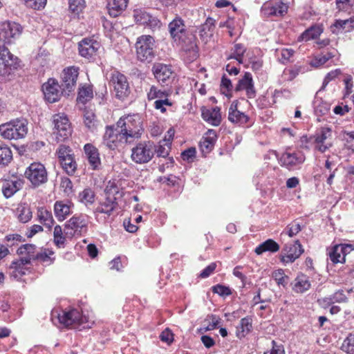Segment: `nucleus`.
<instances>
[{"instance_id": "f257e3e1", "label": "nucleus", "mask_w": 354, "mask_h": 354, "mask_svg": "<svg viewBox=\"0 0 354 354\" xmlns=\"http://www.w3.org/2000/svg\"><path fill=\"white\" fill-rule=\"evenodd\" d=\"M22 27L17 23L3 21L0 23V80H6L18 65V58L5 47L17 38Z\"/></svg>"}, {"instance_id": "13d9d810", "label": "nucleus", "mask_w": 354, "mask_h": 354, "mask_svg": "<svg viewBox=\"0 0 354 354\" xmlns=\"http://www.w3.org/2000/svg\"><path fill=\"white\" fill-rule=\"evenodd\" d=\"M27 7L34 10H41L46 4V0H24Z\"/></svg>"}, {"instance_id": "603ef678", "label": "nucleus", "mask_w": 354, "mask_h": 354, "mask_svg": "<svg viewBox=\"0 0 354 354\" xmlns=\"http://www.w3.org/2000/svg\"><path fill=\"white\" fill-rule=\"evenodd\" d=\"M62 234L63 232L61 226L56 225L54 228L53 236L54 242L58 247H62L64 245L65 238Z\"/></svg>"}, {"instance_id": "393cba45", "label": "nucleus", "mask_w": 354, "mask_h": 354, "mask_svg": "<svg viewBox=\"0 0 354 354\" xmlns=\"http://www.w3.org/2000/svg\"><path fill=\"white\" fill-rule=\"evenodd\" d=\"M86 157L92 169H99L101 166V160L98 150L91 144H86L84 147Z\"/></svg>"}, {"instance_id": "72a5a7b5", "label": "nucleus", "mask_w": 354, "mask_h": 354, "mask_svg": "<svg viewBox=\"0 0 354 354\" xmlns=\"http://www.w3.org/2000/svg\"><path fill=\"white\" fill-rule=\"evenodd\" d=\"M38 218L41 223H42L48 230H50L54 223V220L50 212L46 209L41 208L38 210Z\"/></svg>"}, {"instance_id": "20e7f679", "label": "nucleus", "mask_w": 354, "mask_h": 354, "mask_svg": "<svg viewBox=\"0 0 354 354\" xmlns=\"http://www.w3.org/2000/svg\"><path fill=\"white\" fill-rule=\"evenodd\" d=\"M168 28L171 37L175 42L178 44H188L192 49L196 48L195 35L186 28L184 21L181 18L174 19L169 24Z\"/></svg>"}, {"instance_id": "5fc2aeb1", "label": "nucleus", "mask_w": 354, "mask_h": 354, "mask_svg": "<svg viewBox=\"0 0 354 354\" xmlns=\"http://www.w3.org/2000/svg\"><path fill=\"white\" fill-rule=\"evenodd\" d=\"M233 54L230 58L236 59L239 63L242 62V57L245 51V47L241 44H236L234 46Z\"/></svg>"}, {"instance_id": "39448f33", "label": "nucleus", "mask_w": 354, "mask_h": 354, "mask_svg": "<svg viewBox=\"0 0 354 354\" xmlns=\"http://www.w3.org/2000/svg\"><path fill=\"white\" fill-rule=\"evenodd\" d=\"M105 198L100 202L99 205L95 209L96 213L105 214L110 216L111 213L118 207V198L122 196L120 188L115 182L109 181L105 190Z\"/></svg>"}, {"instance_id": "2eb2a0df", "label": "nucleus", "mask_w": 354, "mask_h": 354, "mask_svg": "<svg viewBox=\"0 0 354 354\" xmlns=\"http://www.w3.org/2000/svg\"><path fill=\"white\" fill-rule=\"evenodd\" d=\"M57 319L59 322L66 327L73 324H82L87 322V318L83 316L77 309H72L68 311L63 310L62 313L58 314Z\"/></svg>"}, {"instance_id": "f704fd0d", "label": "nucleus", "mask_w": 354, "mask_h": 354, "mask_svg": "<svg viewBox=\"0 0 354 354\" xmlns=\"http://www.w3.org/2000/svg\"><path fill=\"white\" fill-rule=\"evenodd\" d=\"M252 329V321L250 318H243L236 327V335L239 338L244 337Z\"/></svg>"}, {"instance_id": "f3484780", "label": "nucleus", "mask_w": 354, "mask_h": 354, "mask_svg": "<svg viewBox=\"0 0 354 354\" xmlns=\"http://www.w3.org/2000/svg\"><path fill=\"white\" fill-rule=\"evenodd\" d=\"M304 252V249L299 241L287 244L282 251L280 260L284 263H292Z\"/></svg>"}, {"instance_id": "9d476101", "label": "nucleus", "mask_w": 354, "mask_h": 354, "mask_svg": "<svg viewBox=\"0 0 354 354\" xmlns=\"http://www.w3.org/2000/svg\"><path fill=\"white\" fill-rule=\"evenodd\" d=\"M129 143L125 139L124 133L120 132V129L115 125L107 126L103 136V144L110 149H115L118 147Z\"/></svg>"}, {"instance_id": "6e6d98bb", "label": "nucleus", "mask_w": 354, "mask_h": 354, "mask_svg": "<svg viewBox=\"0 0 354 354\" xmlns=\"http://www.w3.org/2000/svg\"><path fill=\"white\" fill-rule=\"evenodd\" d=\"M161 25V21L156 17L151 15L148 19L147 20V23L143 26L150 28L153 31H155L158 29H160Z\"/></svg>"}, {"instance_id": "5701e85b", "label": "nucleus", "mask_w": 354, "mask_h": 354, "mask_svg": "<svg viewBox=\"0 0 354 354\" xmlns=\"http://www.w3.org/2000/svg\"><path fill=\"white\" fill-rule=\"evenodd\" d=\"M353 250L351 245L341 244L337 245L329 252V257L334 263H343L345 261V257Z\"/></svg>"}, {"instance_id": "864d4df0", "label": "nucleus", "mask_w": 354, "mask_h": 354, "mask_svg": "<svg viewBox=\"0 0 354 354\" xmlns=\"http://www.w3.org/2000/svg\"><path fill=\"white\" fill-rule=\"evenodd\" d=\"M343 139L345 141L346 147L351 150L352 152L354 151V131L343 132Z\"/></svg>"}, {"instance_id": "aec40b11", "label": "nucleus", "mask_w": 354, "mask_h": 354, "mask_svg": "<svg viewBox=\"0 0 354 354\" xmlns=\"http://www.w3.org/2000/svg\"><path fill=\"white\" fill-rule=\"evenodd\" d=\"M1 183L2 193L6 198L12 196L24 185L22 180L14 176L8 179H2Z\"/></svg>"}, {"instance_id": "f03ea898", "label": "nucleus", "mask_w": 354, "mask_h": 354, "mask_svg": "<svg viewBox=\"0 0 354 354\" xmlns=\"http://www.w3.org/2000/svg\"><path fill=\"white\" fill-rule=\"evenodd\" d=\"M17 254L20 256L19 259L13 261L10 266V269L13 270L11 275L17 280L26 274L27 270L26 266L30 264L32 260H38L41 262L51 261L50 257L46 252H37L35 245L32 244L21 245L18 248Z\"/></svg>"}, {"instance_id": "a211bd4d", "label": "nucleus", "mask_w": 354, "mask_h": 354, "mask_svg": "<svg viewBox=\"0 0 354 354\" xmlns=\"http://www.w3.org/2000/svg\"><path fill=\"white\" fill-rule=\"evenodd\" d=\"M332 131L328 127H322L315 136V149L324 153L333 145L330 142Z\"/></svg>"}, {"instance_id": "bf43d9fd", "label": "nucleus", "mask_w": 354, "mask_h": 354, "mask_svg": "<svg viewBox=\"0 0 354 354\" xmlns=\"http://www.w3.org/2000/svg\"><path fill=\"white\" fill-rule=\"evenodd\" d=\"M172 103L167 98L156 100L154 102L153 106L156 109L160 110L161 113L166 111L167 106H171Z\"/></svg>"}, {"instance_id": "473e14b6", "label": "nucleus", "mask_w": 354, "mask_h": 354, "mask_svg": "<svg viewBox=\"0 0 354 354\" xmlns=\"http://www.w3.org/2000/svg\"><path fill=\"white\" fill-rule=\"evenodd\" d=\"M54 211L57 219L63 221L71 214V207L63 201H57L54 205Z\"/></svg>"}, {"instance_id": "7ed1b4c3", "label": "nucleus", "mask_w": 354, "mask_h": 354, "mask_svg": "<svg viewBox=\"0 0 354 354\" xmlns=\"http://www.w3.org/2000/svg\"><path fill=\"white\" fill-rule=\"evenodd\" d=\"M116 123L129 143L140 139L144 131L142 121L138 114L124 115Z\"/></svg>"}, {"instance_id": "c85d7f7f", "label": "nucleus", "mask_w": 354, "mask_h": 354, "mask_svg": "<svg viewBox=\"0 0 354 354\" xmlns=\"http://www.w3.org/2000/svg\"><path fill=\"white\" fill-rule=\"evenodd\" d=\"M288 8V6L281 1L270 2L267 3V15L281 17L287 12Z\"/></svg>"}, {"instance_id": "a18cd8bd", "label": "nucleus", "mask_w": 354, "mask_h": 354, "mask_svg": "<svg viewBox=\"0 0 354 354\" xmlns=\"http://www.w3.org/2000/svg\"><path fill=\"white\" fill-rule=\"evenodd\" d=\"M17 217L21 223H27L32 218V212L28 207L21 206L17 209Z\"/></svg>"}, {"instance_id": "a19ab883", "label": "nucleus", "mask_w": 354, "mask_h": 354, "mask_svg": "<svg viewBox=\"0 0 354 354\" xmlns=\"http://www.w3.org/2000/svg\"><path fill=\"white\" fill-rule=\"evenodd\" d=\"M56 153L59 162L66 160V159L74 156V153L70 147L60 145L56 151Z\"/></svg>"}, {"instance_id": "4c0bfd02", "label": "nucleus", "mask_w": 354, "mask_h": 354, "mask_svg": "<svg viewBox=\"0 0 354 354\" xmlns=\"http://www.w3.org/2000/svg\"><path fill=\"white\" fill-rule=\"evenodd\" d=\"M295 50L292 48H277L276 49V55L281 63H287L290 61V59L293 57Z\"/></svg>"}, {"instance_id": "69168bd1", "label": "nucleus", "mask_w": 354, "mask_h": 354, "mask_svg": "<svg viewBox=\"0 0 354 354\" xmlns=\"http://www.w3.org/2000/svg\"><path fill=\"white\" fill-rule=\"evenodd\" d=\"M287 229L288 234L290 237L297 235L301 230V225L297 222H293L288 225Z\"/></svg>"}, {"instance_id": "4be33fe9", "label": "nucleus", "mask_w": 354, "mask_h": 354, "mask_svg": "<svg viewBox=\"0 0 354 354\" xmlns=\"http://www.w3.org/2000/svg\"><path fill=\"white\" fill-rule=\"evenodd\" d=\"M86 230V222L81 216H73L65 225V233L71 236L81 234Z\"/></svg>"}, {"instance_id": "052dcab7", "label": "nucleus", "mask_w": 354, "mask_h": 354, "mask_svg": "<svg viewBox=\"0 0 354 354\" xmlns=\"http://www.w3.org/2000/svg\"><path fill=\"white\" fill-rule=\"evenodd\" d=\"M212 289L214 293L218 294V295L222 297L229 296L232 294L231 290L230 289L229 287L220 284L214 286L212 288Z\"/></svg>"}, {"instance_id": "b1692460", "label": "nucleus", "mask_w": 354, "mask_h": 354, "mask_svg": "<svg viewBox=\"0 0 354 354\" xmlns=\"http://www.w3.org/2000/svg\"><path fill=\"white\" fill-rule=\"evenodd\" d=\"M248 119L247 115L238 109V102H232L228 110V120L234 124L243 125L248 122Z\"/></svg>"}, {"instance_id": "c03bdc74", "label": "nucleus", "mask_w": 354, "mask_h": 354, "mask_svg": "<svg viewBox=\"0 0 354 354\" xmlns=\"http://www.w3.org/2000/svg\"><path fill=\"white\" fill-rule=\"evenodd\" d=\"M151 14L144 9H136L133 10V17L137 24L144 25Z\"/></svg>"}, {"instance_id": "ea45409f", "label": "nucleus", "mask_w": 354, "mask_h": 354, "mask_svg": "<svg viewBox=\"0 0 354 354\" xmlns=\"http://www.w3.org/2000/svg\"><path fill=\"white\" fill-rule=\"evenodd\" d=\"M12 160V153L10 147L6 145H0V165H8Z\"/></svg>"}, {"instance_id": "bb28decb", "label": "nucleus", "mask_w": 354, "mask_h": 354, "mask_svg": "<svg viewBox=\"0 0 354 354\" xmlns=\"http://www.w3.org/2000/svg\"><path fill=\"white\" fill-rule=\"evenodd\" d=\"M216 138V133L214 130L209 129L205 133L199 143L200 149L203 153H208L212 151Z\"/></svg>"}, {"instance_id": "423d86ee", "label": "nucleus", "mask_w": 354, "mask_h": 354, "mask_svg": "<svg viewBox=\"0 0 354 354\" xmlns=\"http://www.w3.org/2000/svg\"><path fill=\"white\" fill-rule=\"evenodd\" d=\"M28 124L24 118L12 120L0 125V134L8 140L24 138L28 133Z\"/></svg>"}, {"instance_id": "49530a36", "label": "nucleus", "mask_w": 354, "mask_h": 354, "mask_svg": "<svg viewBox=\"0 0 354 354\" xmlns=\"http://www.w3.org/2000/svg\"><path fill=\"white\" fill-rule=\"evenodd\" d=\"M272 277L279 286L284 287L288 283V277L285 274L282 269L274 271L272 274Z\"/></svg>"}, {"instance_id": "338daca9", "label": "nucleus", "mask_w": 354, "mask_h": 354, "mask_svg": "<svg viewBox=\"0 0 354 354\" xmlns=\"http://www.w3.org/2000/svg\"><path fill=\"white\" fill-rule=\"evenodd\" d=\"M341 73V71L339 69H335L334 71H330V73H328L326 76L325 77L324 80V82H323V85H322V88H324V87H326V86L330 82L332 81L333 80H334L335 77H337L339 74Z\"/></svg>"}, {"instance_id": "7c9ffc66", "label": "nucleus", "mask_w": 354, "mask_h": 354, "mask_svg": "<svg viewBox=\"0 0 354 354\" xmlns=\"http://www.w3.org/2000/svg\"><path fill=\"white\" fill-rule=\"evenodd\" d=\"M128 0H110L108 3L109 13L111 17H116L127 6Z\"/></svg>"}, {"instance_id": "e433bc0d", "label": "nucleus", "mask_w": 354, "mask_h": 354, "mask_svg": "<svg viewBox=\"0 0 354 354\" xmlns=\"http://www.w3.org/2000/svg\"><path fill=\"white\" fill-rule=\"evenodd\" d=\"M330 109V104L322 99H316L314 102L315 113L317 116L327 114Z\"/></svg>"}, {"instance_id": "774afa93", "label": "nucleus", "mask_w": 354, "mask_h": 354, "mask_svg": "<svg viewBox=\"0 0 354 354\" xmlns=\"http://www.w3.org/2000/svg\"><path fill=\"white\" fill-rule=\"evenodd\" d=\"M216 263H212L208 266H207L200 274V277L205 279L208 277L216 269Z\"/></svg>"}, {"instance_id": "e2e57ef3", "label": "nucleus", "mask_w": 354, "mask_h": 354, "mask_svg": "<svg viewBox=\"0 0 354 354\" xmlns=\"http://www.w3.org/2000/svg\"><path fill=\"white\" fill-rule=\"evenodd\" d=\"M84 118V124L88 128L93 129L95 127V115L92 111H86Z\"/></svg>"}, {"instance_id": "cd10ccee", "label": "nucleus", "mask_w": 354, "mask_h": 354, "mask_svg": "<svg viewBox=\"0 0 354 354\" xmlns=\"http://www.w3.org/2000/svg\"><path fill=\"white\" fill-rule=\"evenodd\" d=\"M202 117L204 120L209 124L218 126L221 122V118L220 109L216 106L211 109H203L202 110Z\"/></svg>"}, {"instance_id": "4468645a", "label": "nucleus", "mask_w": 354, "mask_h": 354, "mask_svg": "<svg viewBox=\"0 0 354 354\" xmlns=\"http://www.w3.org/2000/svg\"><path fill=\"white\" fill-rule=\"evenodd\" d=\"M78 71L79 68L75 66L68 67L63 71L61 86L66 95H68L75 89L79 75Z\"/></svg>"}, {"instance_id": "dca6fc26", "label": "nucleus", "mask_w": 354, "mask_h": 354, "mask_svg": "<svg viewBox=\"0 0 354 354\" xmlns=\"http://www.w3.org/2000/svg\"><path fill=\"white\" fill-rule=\"evenodd\" d=\"M110 82L114 88L117 97L121 99L127 96L129 93V86L127 77L118 71L111 73Z\"/></svg>"}, {"instance_id": "ddd939ff", "label": "nucleus", "mask_w": 354, "mask_h": 354, "mask_svg": "<svg viewBox=\"0 0 354 354\" xmlns=\"http://www.w3.org/2000/svg\"><path fill=\"white\" fill-rule=\"evenodd\" d=\"M153 73L157 81L162 86H168L174 79L171 66L162 63H156L152 68Z\"/></svg>"}, {"instance_id": "6e6552de", "label": "nucleus", "mask_w": 354, "mask_h": 354, "mask_svg": "<svg viewBox=\"0 0 354 354\" xmlns=\"http://www.w3.org/2000/svg\"><path fill=\"white\" fill-rule=\"evenodd\" d=\"M156 152V145L151 141H141L131 149V158L137 164L149 162Z\"/></svg>"}, {"instance_id": "1a4fd4ad", "label": "nucleus", "mask_w": 354, "mask_h": 354, "mask_svg": "<svg viewBox=\"0 0 354 354\" xmlns=\"http://www.w3.org/2000/svg\"><path fill=\"white\" fill-rule=\"evenodd\" d=\"M53 134L57 142L64 141L72 134V128L67 116L63 113L53 115Z\"/></svg>"}, {"instance_id": "c756f323", "label": "nucleus", "mask_w": 354, "mask_h": 354, "mask_svg": "<svg viewBox=\"0 0 354 354\" xmlns=\"http://www.w3.org/2000/svg\"><path fill=\"white\" fill-rule=\"evenodd\" d=\"M292 289L297 293H303L310 288L308 277L304 274H299L292 283Z\"/></svg>"}, {"instance_id": "79ce46f5", "label": "nucleus", "mask_w": 354, "mask_h": 354, "mask_svg": "<svg viewBox=\"0 0 354 354\" xmlns=\"http://www.w3.org/2000/svg\"><path fill=\"white\" fill-rule=\"evenodd\" d=\"M334 28L342 29L345 32H349L354 28V17L345 20H337Z\"/></svg>"}, {"instance_id": "a878e982", "label": "nucleus", "mask_w": 354, "mask_h": 354, "mask_svg": "<svg viewBox=\"0 0 354 354\" xmlns=\"http://www.w3.org/2000/svg\"><path fill=\"white\" fill-rule=\"evenodd\" d=\"M215 28V20L212 17H207L204 24L198 28L199 37L203 42L207 44L213 37Z\"/></svg>"}, {"instance_id": "680f3d73", "label": "nucleus", "mask_w": 354, "mask_h": 354, "mask_svg": "<svg viewBox=\"0 0 354 354\" xmlns=\"http://www.w3.org/2000/svg\"><path fill=\"white\" fill-rule=\"evenodd\" d=\"M300 72L299 67L285 70L283 73V77L285 80L291 81L295 79Z\"/></svg>"}, {"instance_id": "58836bf2", "label": "nucleus", "mask_w": 354, "mask_h": 354, "mask_svg": "<svg viewBox=\"0 0 354 354\" xmlns=\"http://www.w3.org/2000/svg\"><path fill=\"white\" fill-rule=\"evenodd\" d=\"M79 201L88 206L92 205L95 201V193L90 189H84L82 192L79 194Z\"/></svg>"}, {"instance_id": "0e129e2a", "label": "nucleus", "mask_w": 354, "mask_h": 354, "mask_svg": "<svg viewBox=\"0 0 354 354\" xmlns=\"http://www.w3.org/2000/svg\"><path fill=\"white\" fill-rule=\"evenodd\" d=\"M5 241H6L7 247H12L21 242L22 236L17 234H8L6 236Z\"/></svg>"}, {"instance_id": "8fccbe9b", "label": "nucleus", "mask_w": 354, "mask_h": 354, "mask_svg": "<svg viewBox=\"0 0 354 354\" xmlns=\"http://www.w3.org/2000/svg\"><path fill=\"white\" fill-rule=\"evenodd\" d=\"M252 84V78L251 74L250 73H245L243 78L239 80L236 86V91L245 90Z\"/></svg>"}, {"instance_id": "412c9836", "label": "nucleus", "mask_w": 354, "mask_h": 354, "mask_svg": "<svg viewBox=\"0 0 354 354\" xmlns=\"http://www.w3.org/2000/svg\"><path fill=\"white\" fill-rule=\"evenodd\" d=\"M62 87L55 80H49L42 86L45 99L50 103L57 101L60 97L59 88Z\"/></svg>"}, {"instance_id": "09e8293b", "label": "nucleus", "mask_w": 354, "mask_h": 354, "mask_svg": "<svg viewBox=\"0 0 354 354\" xmlns=\"http://www.w3.org/2000/svg\"><path fill=\"white\" fill-rule=\"evenodd\" d=\"M167 96V95L165 91L158 89L155 86H151L147 93V99L149 100L164 99Z\"/></svg>"}, {"instance_id": "0eeeda50", "label": "nucleus", "mask_w": 354, "mask_h": 354, "mask_svg": "<svg viewBox=\"0 0 354 354\" xmlns=\"http://www.w3.org/2000/svg\"><path fill=\"white\" fill-rule=\"evenodd\" d=\"M155 48V40L153 37L150 35L139 37L136 43L138 59L142 62H151L156 55Z\"/></svg>"}, {"instance_id": "2f4dec72", "label": "nucleus", "mask_w": 354, "mask_h": 354, "mask_svg": "<svg viewBox=\"0 0 354 354\" xmlns=\"http://www.w3.org/2000/svg\"><path fill=\"white\" fill-rule=\"evenodd\" d=\"M323 32L321 25L313 26L305 30L299 37V41H309L317 39Z\"/></svg>"}, {"instance_id": "9b49d317", "label": "nucleus", "mask_w": 354, "mask_h": 354, "mask_svg": "<svg viewBox=\"0 0 354 354\" xmlns=\"http://www.w3.org/2000/svg\"><path fill=\"white\" fill-rule=\"evenodd\" d=\"M26 178L35 187L45 183L48 180V173L44 165L40 162H32L25 171Z\"/></svg>"}, {"instance_id": "37998d69", "label": "nucleus", "mask_w": 354, "mask_h": 354, "mask_svg": "<svg viewBox=\"0 0 354 354\" xmlns=\"http://www.w3.org/2000/svg\"><path fill=\"white\" fill-rule=\"evenodd\" d=\"M334 56L335 55L333 52H327L325 54L322 53L321 55H319L315 57V59L311 62V65L314 67H319L322 65H324L325 63H326V62L333 58Z\"/></svg>"}, {"instance_id": "de8ad7c7", "label": "nucleus", "mask_w": 354, "mask_h": 354, "mask_svg": "<svg viewBox=\"0 0 354 354\" xmlns=\"http://www.w3.org/2000/svg\"><path fill=\"white\" fill-rule=\"evenodd\" d=\"M60 164L62 168L68 175L74 174L75 171H76L77 163L75 160L74 156L66 159V160L60 162Z\"/></svg>"}, {"instance_id": "6ab92c4d", "label": "nucleus", "mask_w": 354, "mask_h": 354, "mask_svg": "<svg viewBox=\"0 0 354 354\" xmlns=\"http://www.w3.org/2000/svg\"><path fill=\"white\" fill-rule=\"evenodd\" d=\"M305 156L300 151L285 152L279 158L282 166L288 169H294L304 163Z\"/></svg>"}, {"instance_id": "4d7b16f0", "label": "nucleus", "mask_w": 354, "mask_h": 354, "mask_svg": "<svg viewBox=\"0 0 354 354\" xmlns=\"http://www.w3.org/2000/svg\"><path fill=\"white\" fill-rule=\"evenodd\" d=\"M84 0H68L69 9L74 13H79L84 7Z\"/></svg>"}, {"instance_id": "3c124183", "label": "nucleus", "mask_w": 354, "mask_h": 354, "mask_svg": "<svg viewBox=\"0 0 354 354\" xmlns=\"http://www.w3.org/2000/svg\"><path fill=\"white\" fill-rule=\"evenodd\" d=\"M342 348L348 354H354V334H350L344 339Z\"/></svg>"}, {"instance_id": "c9c22d12", "label": "nucleus", "mask_w": 354, "mask_h": 354, "mask_svg": "<svg viewBox=\"0 0 354 354\" xmlns=\"http://www.w3.org/2000/svg\"><path fill=\"white\" fill-rule=\"evenodd\" d=\"M93 97V89L90 85H83L79 88L77 101L85 104Z\"/></svg>"}, {"instance_id": "f8f14e48", "label": "nucleus", "mask_w": 354, "mask_h": 354, "mask_svg": "<svg viewBox=\"0 0 354 354\" xmlns=\"http://www.w3.org/2000/svg\"><path fill=\"white\" fill-rule=\"evenodd\" d=\"M101 48V44L93 38H84L78 44L80 55L86 59H93Z\"/></svg>"}]
</instances>
